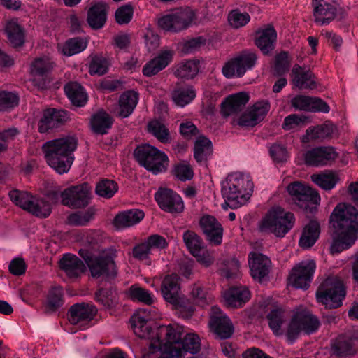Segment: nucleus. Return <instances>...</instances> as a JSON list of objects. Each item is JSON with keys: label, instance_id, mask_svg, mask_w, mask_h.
Instances as JSON below:
<instances>
[{"label": "nucleus", "instance_id": "obj_1", "mask_svg": "<svg viewBox=\"0 0 358 358\" xmlns=\"http://www.w3.org/2000/svg\"><path fill=\"white\" fill-rule=\"evenodd\" d=\"M334 229L331 254H338L350 248L358 238V211L352 206L339 203L329 217Z\"/></svg>", "mask_w": 358, "mask_h": 358}, {"label": "nucleus", "instance_id": "obj_2", "mask_svg": "<svg viewBox=\"0 0 358 358\" xmlns=\"http://www.w3.org/2000/svg\"><path fill=\"white\" fill-rule=\"evenodd\" d=\"M78 145L73 135H66L46 141L42 147L48 164L59 174L67 173L75 159L74 152Z\"/></svg>", "mask_w": 358, "mask_h": 358}, {"label": "nucleus", "instance_id": "obj_3", "mask_svg": "<svg viewBox=\"0 0 358 358\" xmlns=\"http://www.w3.org/2000/svg\"><path fill=\"white\" fill-rule=\"evenodd\" d=\"M253 191V182L249 174L235 172L229 174L222 187L225 203L231 208L246 203Z\"/></svg>", "mask_w": 358, "mask_h": 358}, {"label": "nucleus", "instance_id": "obj_4", "mask_svg": "<svg viewBox=\"0 0 358 358\" xmlns=\"http://www.w3.org/2000/svg\"><path fill=\"white\" fill-rule=\"evenodd\" d=\"M295 217L293 213L286 212L280 207L271 208L262 219L259 230L273 233L278 237H284L293 227Z\"/></svg>", "mask_w": 358, "mask_h": 358}, {"label": "nucleus", "instance_id": "obj_5", "mask_svg": "<svg viewBox=\"0 0 358 358\" xmlns=\"http://www.w3.org/2000/svg\"><path fill=\"white\" fill-rule=\"evenodd\" d=\"M345 295L343 282L336 275H330L327 278L316 292L317 301L329 308H337L341 306Z\"/></svg>", "mask_w": 358, "mask_h": 358}, {"label": "nucleus", "instance_id": "obj_6", "mask_svg": "<svg viewBox=\"0 0 358 358\" xmlns=\"http://www.w3.org/2000/svg\"><path fill=\"white\" fill-rule=\"evenodd\" d=\"M134 156L141 166L154 174L167 170L169 163L168 156L149 144L138 146L134 151Z\"/></svg>", "mask_w": 358, "mask_h": 358}, {"label": "nucleus", "instance_id": "obj_7", "mask_svg": "<svg viewBox=\"0 0 358 358\" xmlns=\"http://www.w3.org/2000/svg\"><path fill=\"white\" fill-rule=\"evenodd\" d=\"M116 257L117 250L113 248L105 249L94 256L87 265L92 276L94 278L115 276L117 271L114 259Z\"/></svg>", "mask_w": 358, "mask_h": 358}, {"label": "nucleus", "instance_id": "obj_8", "mask_svg": "<svg viewBox=\"0 0 358 358\" xmlns=\"http://www.w3.org/2000/svg\"><path fill=\"white\" fill-rule=\"evenodd\" d=\"M62 203L72 209L87 206L91 200V188L87 183L72 185L61 192Z\"/></svg>", "mask_w": 358, "mask_h": 358}, {"label": "nucleus", "instance_id": "obj_9", "mask_svg": "<svg viewBox=\"0 0 358 358\" xmlns=\"http://www.w3.org/2000/svg\"><path fill=\"white\" fill-rule=\"evenodd\" d=\"M316 263L313 259H305L296 264L291 270L289 284L296 289H307L313 279Z\"/></svg>", "mask_w": 358, "mask_h": 358}, {"label": "nucleus", "instance_id": "obj_10", "mask_svg": "<svg viewBox=\"0 0 358 358\" xmlns=\"http://www.w3.org/2000/svg\"><path fill=\"white\" fill-rule=\"evenodd\" d=\"M257 59V57L255 52L248 50L243 51L223 66L222 73L228 78H240L255 65Z\"/></svg>", "mask_w": 358, "mask_h": 358}, {"label": "nucleus", "instance_id": "obj_11", "mask_svg": "<svg viewBox=\"0 0 358 358\" xmlns=\"http://www.w3.org/2000/svg\"><path fill=\"white\" fill-rule=\"evenodd\" d=\"M193 20V13L189 9H177L158 19V26L165 31L178 32L187 28Z\"/></svg>", "mask_w": 358, "mask_h": 358}, {"label": "nucleus", "instance_id": "obj_12", "mask_svg": "<svg viewBox=\"0 0 358 358\" xmlns=\"http://www.w3.org/2000/svg\"><path fill=\"white\" fill-rule=\"evenodd\" d=\"M287 192L293 203L303 209H307L310 203L318 204L320 201V196L316 191L298 181L289 184Z\"/></svg>", "mask_w": 358, "mask_h": 358}, {"label": "nucleus", "instance_id": "obj_13", "mask_svg": "<svg viewBox=\"0 0 358 358\" xmlns=\"http://www.w3.org/2000/svg\"><path fill=\"white\" fill-rule=\"evenodd\" d=\"M313 16L315 22L320 25L329 24L337 15L342 19L345 17V12L341 7L326 2L324 0H313Z\"/></svg>", "mask_w": 358, "mask_h": 358}, {"label": "nucleus", "instance_id": "obj_14", "mask_svg": "<svg viewBox=\"0 0 358 358\" xmlns=\"http://www.w3.org/2000/svg\"><path fill=\"white\" fill-rule=\"evenodd\" d=\"M338 153L331 146H322L308 150L304 156L306 164L311 166L331 165L338 158Z\"/></svg>", "mask_w": 358, "mask_h": 358}, {"label": "nucleus", "instance_id": "obj_15", "mask_svg": "<svg viewBox=\"0 0 358 358\" xmlns=\"http://www.w3.org/2000/svg\"><path fill=\"white\" fill-rule=\"evenodd\" d=\"M211 331L220 338L227 339L234 332V325L229 317L220 308L213 306L209 322Z\"/></svg>", "mask_w": 358, "mask_h": 358}, {"label": "nucleus", "instance_id": "obj_16", "mask_svg": "<svg viewBox=\"0 0 358 358\" xmlns=\"http://www.w3.org/2000/svg\"><path fill=\"white\" fill-rule=\"evenodd\" d=\"M206 240L211 245H220L222 243L224 229L222 224L213 215H203L199 222Z\"/></svg>", "mask_w": 358, "mask_h": 358}, {"label": "nucleus", "instance_id": "obj_17", "mask_svg": "<svg viewBox=\"0 0 358 358\" xmlns=\"http://www.w3.org/2000/svg\"><path fill=\"white\" fill-rule=\"evenodd\" d=\"M155 199L164 211L171 213H179L184 210L182 198L171 189L160 188L155 194Z\"/></svg>", "mask_w": 358, "mask_h": 358}, {"label": "nucleus", "instance_id": "obj_18", "mask_svg": "<svg viewBox=\"0 0 358 358\" xmlns=\"http://www.w3.org/2000/svg\"><path fill=\"white\" fill-rule=\"evenodd\" d=\"M67 119L68 116L65 110L47 108L42 112L38 122V131L41 134L48 133L59 127Z\"/></svg>", "mask_w": 358, "mask_h": 358}, {"label": "nucleus", "instance_id": "obj_19", "mask_svg": "<svg viewBox=\"0 0 358 358\" xmlns=\"http://www.w3.org/2000/svg\"><path fill=\"white\" fill-rule=\"evenodd\" d=\"M270 110V103L267 100L256 102L239 118L238 124L243 127H254L263 120Z\"/></svg>", "mask_w": 358, "mask_h": 358}, {"label": "nucleus", "instance_id": "obj_20", "mask_svg": "<svg viewBox=\"0 0 358 358\" xmlns=\"http://www.w3.org/2000/svg\"><path fill=\"white\" fill-rule=\"evenodd\" d=\"M97 313L95 306L88 303H76L73 305L68 314V319L71 324L85 328L87 322L93 320Z\"/></svg>", "mask_w": 358, "mask_h": 358}, {"label": "nucleus", "instance_id": "obj_21", "mask_svg": "<svg viewBox=\"0 0 358 358\" xmlns=\"http://www.w3.org/2000/svg\"><path fill=\"white\" fill-rule=\"evenodd\" d=\"M180 278L176 274L167 275L161 285V292L165 301L176 308L181 306Z\"/></svg>", "mask_w": 358, "mask_h": 358}, {"label": "nucleus", "instance_id": "obj_22", "mask_svg": "<svg viewBox=\"0 0 358 358\" xmlns=\"http://www.w3.org/2000/svg\"><path fill=\"white\" fill-rule=\"evenodd\" d=\"M156 316V310L152 307L139 308L131 318V327L134 334L140 338H145L149 334L147 322Z\"/></svg>", "mask_w": 358, "mask_h": 358}, {"label": "nucleus", "instance_id": "obj_23", "mask_svg": "<svg viewBox=\"0 0 358 358\" xmlns=\"http://www.w3.org/2000/svg\"><path fill=\"white\" fill-rule=\"evenodd\" d=\"M55 63L48 57L36 58L31 64V73L34 77L33 82L39 88L45 87V78L52 71Z\"/></svg>", "mask_w": 358, "mask_h": 358}, {"label": "nucleus", "instance_id": "obj_24", "mask_svg": "<svg viewBox=\"0 0 358 358\" xmlns=\"http://www.w3.org/2000/svg\"><path fill=\"white\" fill-rule=\"evenodd\" d=\"M291 105L293 108L299 110L310 112H329L328 104L317 97H310L304 95H298L291 100Z\"/></svg>", "mask_w": 358, "mask_h": 358}, {"label": "nucleus", "instance_id": "obj_25", "mask_svg": "<svg viewBox=\"0 0 358 358\" xmlns=\"http://www.w3.org/2000/svg\"><path fill=\"white\" fill-rule=\"evenodd\" d=\"M248 264L251 276L261 280L269 273L271 260L264 255L251 252L248 255Z\"/></svg>", "mask_w": 358, "mask_h": 358}, {"label": "nucleus", "instance_id": "obj_26", "mask_svg": "<svg viewBox=\"0 0 358 358\" xmlns=\"http://www.w3.org/2000/svg\"><path fill=\"white\" fill-rule=\"evenodd\" d=\"M276 40V31L272 25H268L256 31L255 44L264 55H268L274 50Z\"/></svg>", "mask_w": 358, "mask_h": 358}, {"label": "nucleus", "instance_id": "obj_27", "mask_svg": "<svg viewBox=\"0 0 358 358\" xmlns=\"http://www.w3.org/2000/svg\"><path fill=\"white\" fill-rule=\"evenodd\" d=\"M59 266L69 278H79L85 270L83 262L76 255L70 253L63 255Z\"/></svg>", "mask_w": 358, "mask_h": 358}, {"label": "nucleus", "instance_id": "obj_28", "mask_svg": "<svg viewBox=\"0 0 358 358\" xmlns=\"http://www.w3.org/2000/svg\"><path fill=\"white\" fill-rule=\"evenodd\" d=\"M145 217V213L139 209H131L117 214L113 224L117 229H123L139 223Z\"/></svg>", "mask_w": 358, "mask_h": 358}, {"label": "nucleus", "instance_id": "obj_29", "mask_svg": "<svg viewBox=\"0 0 358 358\" xmlns=\"http://www.w3.org/2000/svg\"><path fill=\"white\" fill-rule=\"evenodd\" d=\"M249 101L245 92H239L227 96L221 104V112L224 116H229L241 111Z\"/></svg>", "mask_w": 358, "mask_h": 358}, {"label": "nucleus", "instance_id": "obj_30", "mask_svg": "<svg viewBox=\"0 0 358 358\" xmlns=\"http://www.w3.org/2000/svg\"><path fill=\"white\" fill-rule=\"evenodd\" d=\"M171 50L162 51L157 57L148 62L143 68L144 76L151 77L165 69L173 59Z\"/></svg>", "mask_w": 358, "mask_h": 358}, {"label": "nucleus", "instance_id": "obj_31", "mask_svg": "<svg viewBox=\"0 0 358 358\" xmlns=\"http://www.w3.org/2000/svg\"><path fill=\"white\" fill-rule=\"evenodd\" d=\"M223 297L227 306L237 308L249 301L250 292L243 286L232 287L224 292Z\"/></svg>", "mask_w": 358, "mask_h": 358}, {"label": "nucleus", "instance_id": "obj_32", "mask_svg": "<svg viewBox=\"0 0 358 358\" xmlns=\"http://www.w3.org/2000/svg\"><path fill=\"white\" fill-rule=\"evenodd\" d=\"M292 77L294 85L299 89L313 90L317 87L313 73L305 70L299 65H294L292 71Z\"/></svg>", "mask_w": 358, "mask_h": 358}, {"label": "nucleus", "instance_id": "obj_33", "mask_svg": "<svg viewBox=\"0 0 358 358\" xmlns=\"http://www.w3.org/2000/svg\"><path fill=\"white\" fill-rule=\"evenodd\" d=\"M108 6L107 3L99 2L92 5L87 12V21L94 29H99L106 24Z\"/></svg>", "mask_w": 358, "mask_h": 358}, {"label": "nucleus", "instance_id": "obj_34", "mask_svg": "<svg viewBox=\"0 0 358 358\" xmlns=\"http://www.w3.org/2000/svg\"><path fill=\"white\" fill-rule=\"evenodd\" d=\"M196 97V91L193 86L177 83L171 92V99L178 106L184 107Z\"/></svg>", "mask_w": 358, "mask_h": 358}, {"label": "nucleus", "instance_id": "obj_35", "mask_svg": "<svg viewBox=\"0 0 358 358\" xmlns=\"http://www.w3.org/2000/svg\"><path fill=\"white\" fill-rule=\"evenodd\" d=\"M138 101V92L134 90L124 92L119 99V111L117 115L121 118L128 117L134 112Z\"/></svg>", "mask_w": 358, "mask_h": 358}, {"label": "nucleus", "instance_id": "obj_36", "mask_svg": "<svg viewBox=\"0 0 358 358\" xmlns=\"http://www.w3.org/2000/svg\"><path fill=\"white\" fill-rule=\"evenodd\" d=\"M114 120L113 117L105 110H99L94 113L90 120L92 130L96 134H106L112 127Z\"/></svg>", "mask_w": 358, "mask_h": 358}, {"label": "nucleus", "instance_id": "obj_37", "mask_svg": "<svg viewBox=\"0 0 358 358\" xmlns=\"http://www.w3.org/2000/svg\"><path fill=\"white\" fill-rule=\"evenodd\" d=\"M358 340L350 336H339L332 344L334 355L338 357H347L354 355L357 350Z\"/></svg>", "mask_w": 358, "mask_h": 358}, {"label": "nucleus", "instance_id": "obj_38", "mask_svg": "<svg viewBox=\"0 0 358 358\" xmlns=\"http://www.w3.org/2000/svg\"><path fill=\"white\" fill-rule=\"evenodd\" d=\"M320 234V223L316 220H310L303 229L299 239V245L303 248H311L319 238Z\"/></svg>", "mask_w": 358, "mask_h": 358}, {"label": "nucleus", "instance_id": "obj_39", "mask_svg": "<svg viewBox=\"0 0 358 358\" xmlns=\"http://www.w3.org/2000/svg\"><path fill=\"white\" fill-rule=\"evenodd\" d=\"M64 292L61 286H52L48 291L44 306L47 314L55 313L64 303Z\"/></svg>", "mask_w": 358, "mask_h": 358}, {"label": "nucleus", "instance_id": "obj_40", "mask_svg": "<svg viewBox=\"0 0 358 358\" xmlns=\"http://www.w3.org/2000/svg\"><path fill=\"white\" fill-rule=\"evenodd\" d=\"M64 91L71 103L76 106H83L87 101L84 88L78 83L70 82L64 87Z\"/></svg>", "mask_w": 358, "mask_h": 358}, {"label": "nucleus", "instance_id": "obj_41", "mask_svg": "<svg viewBox=\"0 0 358 358\" xmlns=\"http://www.w3.org/2000/svg\"><path fill=\"white\" fill-rule=\"evenodd\" d=\"M7 38L13 47L21 46L24 43V31L15 20L8 22L5 27Z\"/></svg>", "mask_w": 358, "mask_h": 358}, {"label": "nucleus", "instance_id": "obj_42", "mask_svg": "<svg viewBox=\"0 0 358 358\" xmlns=\"http://www.w3.org/2000/svg\"><path fill=\"white\" fill-rule=\"evenodd\" d=\"M334 131L333 124H322L314 127L308 128L306 134L302 137L303 143L313 140L323 139L331 137Z\"/></svg>", "mask_w": 358, "mask_h": 358}, {"label": "nucleus", "instance_id": "obj_43", "mask_svg": "<svg viewBox=\"0 0 358 358\" xmlns=\"http://www.w3.org/2000/svg\"><path fill=\"white\" fill-rule=\"evenodd\" d=\"M266 319L273 333L275 336L282 335V326L286 320L285 310L282 308H275L267 314Z\"/></svg>", "mask_w": 358, "mask_h": 358}, {"label": "nucleus", "instance_id": "obj_44", "mask_svg": "<svg viewBox=\"0 0 358 358\" xmlns=\"http://www.w3.org/2000/svg\"><path fill=\"white\" fill-rule=\"evenodd\" d=\"M148 131L159 142L167 144L171 143V137L167 127L159 120H152L148 124Z\"/></svg>", "mask_w": 358, "mask_h": 358}, {"label": "nucleus", "instance_id": "obj_45", "mask_svg": "<svg viewBox=\"0 0 358 358\" xmlns=\"http://www.w3.org/2000/svg\"><path fill=\"white\" fill-rule=\"evenodd\" d=\"M94 300L104 308L110 309L117 301L115 289L112 287L100 288L94 294Z\"/></svg>", "mask_w": 358, "mask_h": 358}, {"label": "nucleus", "instance_id": "obj_46", "mask_svg": "<svg viewBox=\"0 0 358 358\" xmlns=\"http://www.w3.org/2000/svg\"><path fill=\"white\" fill-rule=\"evenodd\" d=\"M301 329L306 334L310 335L315 333L320 327L318 317L310 312L297 313Z\"/></svg>", "mask_w": 358, "mask_h": 358}, {"label": "nucleus", "instance_id": "obj_47", "mask_svg": "<svg viewBox=\"0 0 358 358\" xmlns=\"http://www.w3.org/2000/svg\"><path fill=\"white\" fill-rule=\"evenodd\" d=\"M127 295L134 301H137L148 306L154 302L152 293L138 285H131L127 291Z\"/></svg>", "mask_w": 358, "mask_h": 358}, {"label": "nucleus", "instance_id": "obj_48", "mask_svg": "<svg viewBox=\"0 0 358 358\" xmlns=\"http://www.w3.org/2000/svg\"><path fill=\"white\" fill-rule=\"evenodd\" d=\"M212 153L211 141L204 137H199L194 144V156L198 162H202L207 159V157Z\"/></svg>", "mask_w": 358, "mask_h": 358}, {"label": "nucleus", "instance_id": "obj_49", "mask_svg": "<svg viewBox=\"0 0 358 358\" xmlns=\"http://www.w3.org/2000/svg\"><path fill=\"white\" fill-rule=\"evenodd\" d=\"M311 178L316 185L324 190L332 189L339 180L338 175L331 171L314 174Z\"/></svg>", "mask_w": 358, "mask_h": 358}, {"label": "nucleus", "instance_id": "obj_50", "mask_svg": "<svg viewBox=\"0 0 358 358\" xmlns=\"http://www.w3.org/2000/svg\"><path fill=\"white\" fill-rule=\"evenodd\" d=\"M198 71V62L194 60H187L176 66L174 74L178 78L189 79L194 78Z\"/></svg>", "mask_w": 358, "mask_h": 358}, {"label": "nucleus", "instance_id": "obj_51", "mask_svg": "<svg viewBox=\"0 0 358 358\" xmlns=\"http://www.w3.org/2000/svg\"><path fill=\"white\" fill-rule=\"evenodd\" d=\"M87 42L79 37L72 38L67 40L62 47V53L66 56H72L86 49Z\"/></svg>", "mask_w": 358, "mask_h": 358}, {"label": "nucleus", "instance_id": "obj_52", "mask_svg": "<svg viewBox=\"0 0 358 358\" xmlns=\"http://www.w3.org/2000/svg\"><path fill=\"white\" fill-rule=\"evenodd\" d=\"M118 190L117 184L109 179H103L100 180L96 186V193L105 199H110Z\"/></svg>", "mask_w": 358, "mask_h": 358}, {"label": "nucleus", "instance_id": "obj_53", "mask_svg": "<svg viewBox=\"0 0 358 358\" xmlns=\"http://www.w3.org/2000/svg\"><path fill=\"white\" fill-rule=\"evenodd\" d=\"M183 241L191 254L197 255L199 249L203 248L201 238L194 231L187 230L182 236Z\"/></svg>", "mask_w": 358, "mask_h": 358}, {"label": "nucleus", "instance_id": "obj_54", "mask_svg": "<svg viewBox=\"0 0 358 358\" xmlns=\"http://www.w3.org/2000/svg\"><path fill=\"white\" fill-rule=\"evenodd\" d=\"M31 203L28 212L32 215L40 217H47L50 215L51 207L49 202L34 196Z\"/></svg>", "mask_w": 358, "mask_h": 358}, {"label": "nucleus", "instance_id": "obj_55", "mask_svg": "<svg viewBox=\"0 0 358 358\" xmlns=\"http://www.w3.org/2000/svg\"><path fill=\"white\" fill-rule=\"evenodd\" d=\"M190 294L193 303L198 306L203 307L211 302L210 296L199 283L193 285Z\"/></svg>", "mask_w": 358, "mask_h": 358}, {"label": "nucleus", "instance_id": "obj_56", "mask_svg": "<svg viewBox=\"0 0 358 358\" xmlns=\"http://www.w3.org/2000/svg\"><path fill=\"white\" fill-rule=\"evenodd\" d=\"M9 197L16 206L28 211L34 196L27 192L14 189L9 192Z\"/></svg>", "mask_w": 358, "mask_h": 358}, {"label": "nucleus", "instance_id": "obj_57", "mask_svg": "<svg viewBox=\"0 0 358 358\" xmlns=\"http://www.w3.org/2000/svg\"><path fill=\"white\" fill-rule=\"evenodd\" d=\"M171 172L173 176L181 181L189 180L194 176L193 169L186 161L176 164Z\"/></svg>", "mask_w": 358, "mask_h": 358}, {"label": "nucleus", "instance_id": "obj_58", "mask_svg": "<svg viewBox=\"0 0 358 358\" xmlns=\"http://www.w3.org/2000/svg\"><path fill=\"white\" fill-rule=\"evenodd\" d=\"M19 103V96L17 94L8 92H0V111H10Z\"/></svg>", "mask_w": 358, "mask_h": 358}, {"label": "nucleus", "instance_id": "obj_59", "mask_svg": "<svg viewBox=\"0 0 358 358\" xmlns=\"http://www.w3.org/2000/svg\"><path fill=\"white\" fill-rule=\"evenodd\" d=\"M302 331L300 321L296 313L292 317L287 327L285 336L287 342L289 344H293Z\"/></svg>", "mask_w": 358, "mask_h": 358}, {"label": "nucleus", "instance_id": "obj_60", "mask_svg": "<svg viewBox=\"0 0 358 358\" xmlns=\"http://www.w3.org/2000/svg\"><path fill=\"white\" fill-rule=\"evenodd\" d=\"M160 333L165 335L168 343L164 351L170 350V348L173 344L180 343L181 341L180 329L174 328L171 325L161 327Z\"/></svg>", "mask_w": 358, "mask_h": 358}, {"label": "nucleus", "instance_id": "obj_61", "mask_svg": "<svg viewBox=\"0 0 358 358\" xmlns=\"http://www.w3.org/2000/svg\"><path fill=\"white\" fill-rule=\"evenodd\" d=\"M108 69V62L103 57L96 56L92 58L90 64V73L91 75L102 76Z\"/></svg>", "mask_w": 358, "mask_h": 358}, {"label": "nucleus", "instance_id": "obj_62", "mask_svg": "<svg viewBox=\"0 0 358 358\" xmlns=\"http://www.w3.org/2000/svg\"><path fill=\"white\" fill-rule=\"evenodd\" d=\"M93 213L90 210L76 212L68 217L69 224L74 226H85L92 219Z\"/></svg>", "mask_w": 358, "mask_h": 358}, {"label": "nucleus", "instance_id": "obj_63", "mask_svg": "<svg viewBox=\"0 0 358 358\" xmlns=\"http://www.w3.org/2000/svg\"><path fill=\"white\" fill-rule=\"evenodd\" d=\"M228 20L231 27L238 29L247 24L250 20V16L246 12L232 10L228 16Z\"/></svg>", "mask_w": 358, "mask_h": 358}, {"label": "nucleus", "instance_id": "obj_64", "mask_svg": "<svg viewBox=\"0 0 358 358\" xmlns=\"http://www.w3.org/2000/svg\"><path fill=\"white\" fill-rule=\"evenodd\" d=\"M134 9L131 5H124L115 11V20L119 24H127L132 19Z\"/></svg>", "mask_w": 358, "mask_h": 358}]
</instances>
